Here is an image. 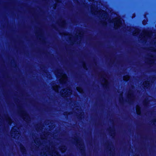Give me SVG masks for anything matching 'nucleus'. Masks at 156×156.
I'll use <instances>...</instances> for the list:
<instances>
[{
  "mask_svg": "<svg viewBox=\"0 0 156 156\" xmlns=\"http://www.w3.org/2000/svg\"><path fill=\"white\" fill-rule=\"evenodd\" d=\"M134 97L133 91H130L129 92L128 94V102L131 104L133 101V98Z\"/></svg>",
  "mask_w": 156,
  "mask_h": 156,
  "instance_id": "f257e3e1",
  "label": "nucleus"
},
{
  "mask_svg": "<svg viewBox=\"0 0 156 156\" xmlns=\"http://www.w3.org/2000/svg\"><path fill=\"white\" fill-rule=\"evenodd\" d=\"M20 151L23 154H26V149L24 146L22 144H20Z\"/></svg>",
  "mask_w": 156,
  "mask_h": 156,
  "instance_id": "f03ea898",
  "label": "nucleus"
},
{
  "mask_svg": "<svg viewBox=\"0 0 156 156\" xmlns=\"http://www.w3.org/2000/svg\"><path fill=\"white\" fill-rule=\"evenodd\" d=\"M20 112L21 114L24 115V116L26 117V118H25V119H26L28 121L29 119H30V118L29 117L28 115L25 111L21 110Z\"/></svg>",
  "mask_w": 156,
  "mask_h": 156,
  "instance_id": "7ed1b4c3",
  "label": "nucleus"
},
{
  "mask_svg": "<svg viewBox=\"0 0 156 156\" xmlns=\"http://www.w3.org/2000/svg\"><path fill=\"white\" fill-rule=\"evenodd\" d=\"M79 149L80 151V152L82 156H86V154L85 152V150L84 149V147H81Z\"/></svg>",
  "mask_w": 156,
  "mask_h": 156,
  "instance_id": "20e7f679",
  "label": "nucleus"
},
{
  "mask_svg": "<svg viewBox=\"0 0 156 156\" xmlns=\"http://www.w3.org/2000/svg\"><path fill=\"white\" fill-rule=\"evenodd\" d=\"M139 108V110H136V113L137 115H141V112L140 109V108L139 106H138L136 105V108L137 109L138 108Z\"/></svg>",
  "mask_w": 156,
  "mask_h": 156,
  "instance_id": "39448f33",
  "label": "nucleus"
},
{
  "mask_svg": "<svg viewBox=\"0 0 156 156\" xmlns=\"http://www.w3.org/2000/svg\"><path fill=\"white\" fill-rule=\"evenodd\" d=\"M119 102L121 104H123V98L122 95H120L119 98Z\"/></svg>",
  "mask_w": 156,
  "mask_h": 156,
  "instance_id": "423d86ee",
  "label": "nucleus"
},
{
  "mask_svg": "<svg viewBox=\"0 0 156 156\" xmlns=\"http://www.w3.org/2000/svg\"><path fill=\"white\" fill-rule=\"evenodd\" d=\"M102 86L104 88L107 89L108 88V83L107 82L105 84H102Z\"/></svg>",
  "mask_w": 156,
  "mask_h": 156,
  "instance_id": "0eeeda50",
  "label": "nucleus"
},
{
  "mask_svg": "<svg viewBox=\"0 0 156 156\" xmlns=\"http://www.w3.org/2000/svg\"><path fill=\"white\" fill-rule=\"evenodd\" d=\"M144 86L143 87L144 88H145L147 87V86H149L150 85V84L149 83V81H147L145 82L144 84Z\"/></svg>",
  "mask_w": 156,
  "mask_h": 156,
  "instance_id": "6e6552de",
  "label": "nucleus"
},
{
  "mask_svg": "<svg viewBox=\"0 0 156 156\" xmlns=\"http://www.w3.org/2000/svg\"><path fill=\"white\" fill-rule=\"evenodd\" d=\"M71 113V112H64L63 113V115L66 117L67 116H68V115H69Z\"/></svg>",
  "mask_w": 156,
  "mask_h": 156,
  "instance_id": "1a4fd4ad",
  "label": "nucleus"
},
{
  "mask_svg": "<svg viewBox=\"0 0 156 156\" xmlns=\"http://www.w3.org/2000/svg\"><path fill=\"white\" fill-rule=\"evenodd\" d=\"M142 23L144 25H145L147 23V21L145 20H144L142 21Z\"/></svg>",
  "mask_w": 156,
  "mask_h": 156,
  "instance_id": "9d476101",
  "label": "nucleus"
},
{
  "mask_svg": "<svg viewBox=\"0 0 156 156\" xmlns=\"http://www.w3.org/2000/svg\"><path fill=\"white\" fill-rule=\"evenodd\" d=\"M82 63H83V68L86 70H87V69L85 65V63L83 62Z\"/></svg>",
  "mask_w": 156,
  "mask_h": 156,
  "instance_id": "9b49d317",
  "label": "nucleus"
},
{
  "mask_svg": "<svg viewBox=\"0 0 156 156\" xmlns=\"http://www.w3.org/2000/svg\"><path fill=\"white\" fill-rule=\"evenodd\" d=\"M115 23H117L118 24L121 23V21H120V20H116V21H115Z\"/></svg>",
  "mask_w": 156,
  "mask_h": 156,
  "instance_id": "f8f14e48",
  "label": "nucleus"
},
{
  "mask_svg": "<svg viewBox=\"0 0 156 156\" xmlns=\"http://www.w3.org/2000/svg\"><path fill=\"white\" fill-rule=\"evenodd\" d=\"M148 103L147 101H143V105L144 106H146L147 105Z\"/></svg>",
  "mask_w": 156,
  "mask_h": 156,
  "instance_id": "ddd939ff",
  "label": "nucleus"
},
{
  "mask_svg": "<svg viewBox=\"0 0 156 156\" xmlns=\"http://www.w3.org/2000/svg\"><path fill=\"white\" fill-rule=\"evenodd\" d=\"M62 26L66 24V21L65 20L62 21Z\"/></svg>",
  "mask_w": 156,
  "mask_h": 156,
  "instance_id": "4468645a",
  "label": "nucleus"
},
{
  "mask_svg": "<svg viewBox=\"0 0 156 156\" xmlns=\"http://www.w3.org/2000/svg\"><path fill=\"white\" fill-rule=\"evenodd\" d=\"M77 89L78 91L83 90L82 89L81 87L78 88Z\"/></svg>",
  "mask_w": 156,
  "mask_h": 156,
  "instance_id": "2eb2a0df",
  "label": "nucleus"
},
{
  "mask_svg": "<svg viewBox=\"0 0 156 156\" xmlns=\"http://www.w3.org/2000/svg\"><path fill=\"white\" fill-rule=\"evenodd\" d=\"M152 122L154 124L155 123L156 124V119L153 120L152 121Z\"/></svg>",
  "mask_w": 156,
  "mask_h": 156,
  "instance_id": "dca6fc26",
  "label": "nucleus"
},
{
  "mask_svg": "<svg viewBox=\"0 0 156 156\" xmlns=\"http://www.w3.org/2000/svg\"><path fill=\"white\" fill-rule=\"evenodd\" d=\"M102 24L105 26L107 25V23L105 22H103Z\"/></svg>",
  "mask_w": 156,
  "mask_h": 156,
  "instance_id": "f3484780",
  "label": "nucleus"
},
{
  "mask_svg": "<svg viewBox=\"0 0 156 156\" xmlns=\"http://www.w3.org/2000/svg\"><path fill=\"white\" fill-rule=\"evenodd\" d=\"M74 140L76 141V143H78V141H79V140L77 138H75L74 139Z\"/></svg>",
  "mask_w": 156,
  "mask_h": 156,
  "instance_id": "a211bd4d",
  "label": "nucleus"
},
{
  "mask_svg": "<svg viewBox=\"0 0 156 156\" xmlns=\"http://www.w3.org/2000/svg\"><path fill=\"white\" fill-rule=\"evenodd\" d=\"M82 116V115H80L79 116V118H78L79 119H82V118L81 117Z\"/></svg>",
  "mask_w": 156,
  "mask_h": 156,
  "instance_id": "6ab92c4d",
  "label": "nucleus"
},
{
  "mask_svg": "<svg viewBox=\"0 0 156 156\" xmlns=\"http://www.w3.org/2000/svg\"><path fill=\"white\" fill-rule=\"evenodd\" d=\"M60 82L62 84L64 82V80H60Z\"/></svg>",
  "mask_w": 156,
  "mask_h": 156,
  "instance_id": "aec40b11",
  "label": "nucleus"
},
{
  "mask_svg": "<svg viewBox=\"0 0 156 156\" xmlns=\"http://www.w3.org/2000/svg\"><path fill=\"white\" fill-rule=\"evenodd\" d=\"M114 28H115V29H117V27H116V26H115V27H114Z\"/></svg>",
  "mask_w": 156,
  "mask_h": 156,
  "instance_id": "412c9836",
  "label": "nucleus"
},
{
  "mask_svg": "<svg viewBox=\"0 0 156 156\" xmlns=\"http://www.w3.org/2000/svg\"><path fill=\"white\" fill-rule=\"evenodd\" d=\"M63 147H64V148L62 149H64V150H65L66 149L64 148V147H65V146H63Z\"/></svg>",
  "mask_w": 156,
  "mask_h": 156,
  "instance_id": "4be33fe9",
  "label": "nucleus"
},
{
  "mask_svg": "<svg viewBox=\"0 0 156 156\" xmlns=\"http://www.w3.org/2000/svg\"><path fill=\"white\" fill-rule=\"evenodd\" d=\"M150 62H151L152 63H153V62H154V61L153 60H150Z\"/></svg>",
  "mask_w": 156,
  "mask_h": 156,
  "instance_id": "5701e85b",
  "label": "nucleus"
},
{
  "mask_svg": "<svg viewBox=\"0 0 156 156\" xmlns=\"http://www.w3.org/2000/svg\"><path fill=\"white\" fill-rule=\"evenodd\" d=\"M115 133H112V134H111V136H112L113 135H115Z\"/></svg>",
  "mask_w": 156,
  "mask_h": 156,
  "instance_id": "b1692460",
  "label": "nucleus"
},
{
  "mask_svg": "<svg viewBox=\"0 0 156 156\" xmlns=\"http://www.w3.org/2000/svg\"><path fill=\"white\" fill-rule=\"evenodd\" d=\"M103 12H105V14H107V13L106 12H105L104 11H103Z\"/></svg>",
  "mask_w": 156,
  "mask_h": 156,
  "instance_id": "393cba45",
  "label": "nucleus"
},
{
  "mask_svg": "<svg viewBox=\"0 0 156 156\" xmlns=\"http://www.w3.org/2000/svg\"><path fill=\"white\" fill-rule=\"evenodd\" d=\"M53 27L54 28H55L56 30V28H55V26H53Z\"/></svg>",
  "mask_w": 156,
  "mask_h": 156,
  "instance_id": "a878e982",
  "label": "nucleus"
},
{
  "mask_svg": "<svg viewBox=\"0 0 156 156\" xmlns=\"http://www.w3.org/2000/svg\"><path fill=\"white\" fill-rule=\"evenodd\" d=\"M80 145H81V146H84V145H83V144H80Z\"/></svg>",
  "mask_w": 156,
  "mask_h": 156,
  "instance_id": "bb28decb",
  "label": "nucleus"
},
{
  "mask_svg": "<svg viewBox=\"0 0 156 156\" xmlns=\"http://www.w3.org/2000/svg\"><path fill=\"white\" fill-rule=\"evenodd\" d=\"M74 2H75V1H78V0H73Z\"/></svg>",
  "mask_w": 156,
  "mask_h": 156,
  "instance_id": "cd10ccee",
  "label": "nucleus"
},
{
  "mask_svg": "<svg viewBox=\"0 0 156 156\" xmlns=\"http://www.w3.org/2000/svg\"><path fill=\"white\" fill-rule=\"evenodd\" d=\"M126 76H124V77H123V78H126Z\"/></svg>",
  "mask_w": 156,
  "mask_h": 156,
  "instance_id": "c85d7f7f",
  "label": "nucleus"
},
{
  "mask_svg": "<svg viewBox=\"0 0 156 156\" xmlns=\"http://www.w3.org/2000/svg\"><path fill=\"white\" fill-rule=\"evenodd\" d=\"M110 130V131H112V132H114V131H114V130Z\"/></svg>",
  "mask_w": 156,
  "mask_h": 156,
  "instance_id": "c756f323",
  "label": "nucleus"
},
{
  "mask_svg": "<svg viewBox=\"0 0 156 156\" xmlns=\"http://www.w3.org/2000/svg\"><path fill=\"white\" fill-rule=\"evenodd\" d=\"M144 41H145V42H146L147 41L146 40H145Z\"/></svg>",
  "mask_w": 156,
  "mask_h": 156,
  "instance_id": "7c9ffc66",
  "label": "nucleus"
},
{
  "mask_svg": "<svg viewBox=\"0 0 156 156\" xmlns=\"http://www.w3.org/2000/svg\"><path fill=\"white\" fill-rule=\"evenodd\" d=\"M136 30H139V29H137V28L136 29Z\"/></svg>",
  "mask_w": 156,
  "mask_h": 156,
  "instance_id": "2f4dec72",
  "label": "nucleus"
},
{
  "mask_svg": "<svg viewBox=\"0 0 156 156\" xmlns=\"http://www.w3.org/2000/svg\"><path fill=\"white\" fill-rule=\"evenodd\" d=\"M66 96V94H65V95H64V96Z\"/></svg>",
  "mask_w": 156,
  "mask_h": 156,
  "instance_id": "473e14b6",
  "label": "nucleus"
},
{
  "mask_svg": "<svg viewBox=\"0 0 156 156\" xmlns=\"http://www.w3.org/2000/svg\"><path fill=\"white\" fill-rule=\"evenodd\" d=\"M61 96H62L63 97V96L62 95V94H61Z\"/></svg>",
  "mask_w": 156,
  "mask_h": 156,
  "instance_id": "72a5a7b5",
  "label": "nucleus"
},
{
  "mask_svg": "<svg viewBox=\"0 0 156 156\" xmlns=\"http://www.w3.org/2000/svg\"><path fill=\"white\" fill-rule=\"evenodd\" d=\"M78 37V36H76V37Z\"/></svg>",
  "mask_w": 156,
  "mask_h": 156,
  "instance_id": "f704fd0d",
  "label": "nucleus"
},
{
  "mask_svg": "<svg viewBox=\"0 0 156 156\" xmlns=\"http://www.w3.org/2000/svg\"><path fill=\"white\" fill-rule=\"evenodd\" d=\"M57 90V89H56V90H55V91H56V90Z\"/></svg>",
  "mask_w": 156,
  "mask_h": 156,
  "instance_id": "c9c22d12",
  "label": "nucleus"
}]
</instances>
